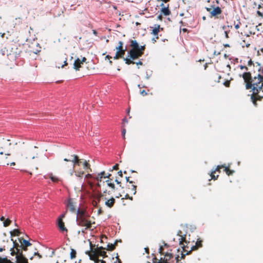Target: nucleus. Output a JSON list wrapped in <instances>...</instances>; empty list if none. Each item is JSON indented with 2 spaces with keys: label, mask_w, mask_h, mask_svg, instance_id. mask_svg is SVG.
Returning a JSON list of instances; mask_svg holds the SVG:
<instances>
[{
  "label": "nucleus",
  "mask_w": 263,
  "mask_h": 263,
  "mask_svg": "<svg viewBox=\"0 0 263 263\" xmlns=\"http://www.w3.org/2000/svg\"><path fill=\"white\" fill-rule=\"evenodd\" d=\"M77 221L79 226L85 227V230L90 228L91 222L88 219L89 215L85 211L78 209L77 211Z\"/></svg>",
  "instance_id": "1"
},
{
  "label": "nucleus",
  "mask_w": 263,
  "mask_h": 263,
  "mask_svg": "<svg viewBox=\"0 0 263 263\" xmlns=\"http://www.w3.org/2000/svg\"><path fill=\"white\" fill-rule=\"evenodd\" d=\"M37 148L34 146L33 148H27L24 149L21 154V156L19 158V160L22 162L31 159H34L37 154L36 152H34L33 149Z\"/></svg>",
  "instance_id": "2"
},
{
  "label": "nucleus",
  "mask_w": 263,
  "mask_h": 263,
  "mask_svg": "<svg viewBox=\"0 0 263 263\" xmlns=\"http://www.w3.org/2000/svg\"><path fill=\"white\" fill-rule=\"evenodd\" d=\"M142 54V52H139V51H137L135 49H130L128 52L127 56L124 60L126 64H134L135 62H133V60L141 56Z\"/></svg>",
  "instance_id": "3"
},
{
  "label": "nucleus",
  "mask_w": 263,
  "mask_h": 263,
  "mask_svg": "<svg viewBox=\"0 0 263 263\" xmlns=\"http://www.w3.org/2000/svg\"><path fill=\"white\" fill-rule=\"evenodd\" d=\"M2 144L3 146L0 147V156L4 154L6 158H7V156L10 155V154L6 153L7 149H8L11 144L10 142V140L8 139L4 141ZM0 164L5 166V164L8 165L9 163L3 162V159L0 157Z\"/></svg>",
  "instance_id": "4"
},
{
  "label": "nucleus",
  "mask_w": 263,
  "mask_h": 263,
  "mask_svg": "<svg viewBox=\"0 0 263 263\" xmlns=\"http://www.w3.org/2000/svg\"><path fill=\"white\" fill-rule=\"evenodd\" d=\"M64 161L66 162H71L72 163V171L70 175H72L74 172L73 168L76 165H80V160L77 155H73L70 156L69 159L64 158Z\"/></svg>",
  "instance_id": "5"
},
{
  "label": "nucleus",
  "mask_w": 263,
  "mask_h": 263,
  "mask_svg": "<svg viewBox=\"0 0 263 263\" xmlns=\"http://www.w3.org/2000/svg\"><path fill=\"white\" fill-rule=\"evenodd\" d=\"M174 257L173 254L167 252L164 256L163 258H161L160 259L159 263H170V261Z\"/></svg>",
  "instance_id": "6"
},
{
  "label": "nucleus",
  "mask_w": 263,
  "mask_h": 263,
  "mask_svg": "<svg viewBox=\"0 0 263 263\" xmlns=\"http://www.w3.org/2000/svg\"><path fill=\"white\" fill-rule=\"evenodd\" d=\"M67 206L69 208V210L73 213L76 211L74 203L72 199L70 198L67 200Z\"/></svg>",
  "instance_id": "7"
},
{
  "label": "nucleus",
  "mask_w": 263,
  "mask_h": 263,
  "mask_svg": "<svg viewBox=\"0 0 263 263\" xmlns=\"http://www.w3.org/2000/svg\"><path fill=\"white\" fill-rule=\"evenodd\" d=\"M58 226H59L60 230L63 232H64V231L67 232V230L65 227L64 223L61 220V218H58Z\"/></svg>",
  "instance_id": "8"
},
{
  "label": "nucleus",
  "mask_w": 263,
  "mask_h": 263,
  "mask_svg": "<svg viewBox=\"0 0 263 263\" xmlns=\"http://www.w3.org/2000/svg\"><path fill=\"white\" fill-rule=\"evenodd\" d=\"M81 60L79 58H77L73 63V68L76 70H79L80 68L81 67Z\"/></svg>",
  "instance_id": "9"
},
{
  "label": "nucleus",
  "mask_w": 263,
  "mask_h": 263,
  "mask_svg": "<svg viewBox=\"0 0 263 263\" xmlns=\"http://www.w3.org/2000/svg\"><path fill=\"white\" fill-rule=\"evenodd\" d=\"M221 13V10L219 7L215 8L211 12V14L212 16H216L218 14H220Z\"/></svg>",
  "instance_id": "10"
},
{
  "label": "nucleus",
  "mask_w": 263,
  "mask_h": 263,
  "mask_svg": "<svg viewBox=\"0 0 263 263\" xmlns=\"http://www.w3.org/2000/svg\"><path fill=\"white\" fill-rule=\"evenodd\" d=\"M115 202V199L111 197L110 199L105 201V204L109 208H111L113 206Z\"/></svg>",
  "instance_id": "11"
},
{
  "label": "nucleus",
  "mask_w": 263,
  "mask_h": 263,
  "mask_svg": "<svg viewBox=\"0 0 263 263\" xmlns=\"http://www.w3.org/2000/svg\"><path fill=\"white\" fill-rule=\"evenodd\" d=\"M177 235L179 236L178 240L179 243L181 244L185 240V235H182V232L180 231L178 232Z\"/></svg>",
  "instance_id": "12"
},
{
  "label": "nucleus",
  "mask_w": 263,
  "mask_h": 263,
  "mask_svg": "<svg viewBox=\"0 0 263 263\" xmlns=\"http://www.w3.org/2000/svg\"><path fill=\"white\" fill-rule=\"evenodd\" d=\"M49 178L53 182H57L61 181V179L57 176H54L52 173H49L48 175Z\"/></svg>",
  "instance_id": "13"
},
{
  "label": "nucleus",
  "mask_w": 263,
  "mask_h": 263,
  "mask_svg": "<svg viewBox=\"0 0 263 263\" xmlns=\"http://www.w3.org/2000/svg\"><path fill=\"white\" fill-rule=\"evenodd\" d=\"M161 11L162 13L165 16L171 14V11L168 9V6L166 7H162Z\"/></svg>",
  "instance_id": "14"
},
{
  "label": "nucleus",
  "mask_w": 263,
  "mask_h": 263,
  "mask_svg": "<svg viewBox=\"0 0 263 263\" xmlns=\"http://www.w3.org/2000/svg\"><path fill=\"white\" fill-rule=\"evenodd\" d=\"M88 254L89 256V259L92 260H94L95 262L98 263L99 261V259L97 258V256L96 253L92 254L90 252L88 253Z\"/></svg>",
  "instance_id": "15"
},
{
  "label": "nucleus",
  "mask_w": 263,
  "mask_h": 263,
  "mask_svg": "<svg viewBox=\"0 0 263 263\" xmlns=\"http://www.w3.org/2000/svg\"><path fill=\"white\" fill-rule=\"evenodd\" d=\"M224 167L223 165H218L216 167V168L215 170V171L212 172L211 173V176L212 177V179L215 180L216 179L217 177H218V175L217 176V177H216L214 175V173H215V172L216 171H219V170L222 167Z\"/></svg>",
  "instance_id": "16"
},
{
  "label": "nucleus",
  "mask_w": 263,
  "mask_h": 263,
  "mask_svg": "<svg viewBox=\"0 0 263 263\" xmlns=\"http://www.w3.org/2000/svg\"><path fill=\"white\" fill-rule=\"evenodd\" d=\"M160 29V25H155V28L153 29L152 33L154 35L158 34L159 32Z\"/></svg>",
  "instance_id": "17"
},
{
  "label": "nucleus",
  "mask_w": 263,
  "mask_h": 263,
  "mask_svg": "<svg viewBox=\"0 0 263 263\" xmlns=\"http://www.w3.org/2000/svg\"><path fill=\"white\" fill-rule=\"evenodd\" d=\"M132 43L130 46L133 47L132 49H135L136 50L139 48V45L137 42L136 40L132 41Z\"/></svg>",
  "instance_id": "18"
},
{
  "label": "nucleus",
  "mask_w": 263,
  "mask_h": 263,
  "mask_svg": "<svg viewBox=\"0 0 263 263\" xmlns=\"http://www.w3.org/2000/svg\"><path fill=\"white\" fill-rule=\"evenodd\" d=\"M103 247H100L97 248V250L96 251V253L98 254L100 256H104L106 254L105 251H102L103 249Z\"/></svg>",
  "instance_id": "19"
},
{
  "label": "nucleus",
  "mask_w": 263,
  "mask_h": 263,
  "mask_svg": "<svg viewBox=\"0 0 263 263\" xmlns=\"http://www.w3.org/2000/svg\"><path fill=\"white\" fill-rule=\"evenodd\" d=\"M1 263H13L11 262L9 259H8L6 256L4 257H0Z\"/></svg>",
  "instance_id": "20"
},
{
  "label": "nucleus",
  "mask_w": 263,
  "mask_h": 263,
  "mask_svg": "<svg viewBox=\"0 0 263 263\" xmlns=\"http://www.w3.org/2000/svg\"><path fill=\"white\" fill-rule=\"evenodd\" d=\"M119 46L116 47V49L117 50V52H118V53H120V52L123 50V43L122 41H119Z\"/></svg>",
  "instance_id": "21"
},
{
  "label": "nucleus",
  "mask_w": 263,
  "mask_h": 263,
  "mask_svg": "<svg viewBox=\"0 0 263 263\" xmlns=\"http://www.w3.org/2000/svg\"><path fill=\"white\" fill-rule=\"evenodd\" d=\"M105 182L107 183L108 186L111 187L112 190L115 189V185L114 183L110 182L109 180H107Z\"/></svg>",
  "instance_id": "22"
},
{
  "label": "nucleus",
  "mask_w": 263,
  "mask_h": 263,
  "mask_svg": "<svg viewBox=\"0 0 263 263\" xmlns=\"http://www.w3.org/2000/svg\"><path fill=\"white\" fill-rule=\"evenodd\" d=\"M20 231L18 229H14L13 232H10V235L11 236L13 235H17L18 236L20 235Z\"/></svg>",
  "instance_id": "23"
},
{
  "label": "nucleus",
  "mask_w": 263,
  "mask_h": 263,
  "mask_svg": "<svg viewBox=\"0 0 263 263\" xmlns=\"http://www.w3.org/2000/svg\"><path fill=\"white\" fill-rule=\"evenodd\" d=\"M76 251L75 250L73 249H71V252H70V258L71 259L74 258L76 257Z\"/></svg>",
  "instance_id": "24"
},
{
  "label": "nucleus",
  "mask_w": 263,
  "mask_h": 263,
  "mask_svg": "<svg viewBox=\"0 0 263 263\" xmlns=\"http://www.w3.org/2000/svg\"><path fill=\"white\" fill-rule=\"evenodd\" d=\"M224 171L226 172V174L229 176L232 175L234 172L233 171L230 170L228 167H225Z\"/></svg>",
  "instance_id": "25"
},
{
  "label": "nucleus",
  "mask_w": 263,
  "mask_h": 263,
  "mask_svg": "<svg viewBox=\"0 0 263 263\" xmlns=\"http://www.w3.org/2000/svg\"><path fill=\"white\" fill-rule=\"evenodd\" d=\"M22 257H25L22 253H20V254H17V255H16L15 258L16 259L17 262L21 260Z\"/></svg>",
  "instance_id": "26"
},
{
  "label": "nucleus",
  "mask_w": 263,
  "mask_h": 263,
  "mask_svg": "<svg viewBox=\"0 0 263 263\" xmlns=\"http://www.w3.org/2000/svg\"><path fill=\"white\" fill-rule=\"evenodd\" d=\"M116 243V242H115V243H114V244H112V243L108 244L107 246L108 249L110 250H114V249L115 248V245Z\"/></svg>",
  "instance_id": "27"
},
{
  "label": "nucleus",
  "mask_w": 263,
  "mask_h": 263,
  "mask_svg": "<svg viewBox=\"0 0 263 263\" xmlns=\"http://www.w3.org/2000/svg\"><path fill=\"white\" fill-rule=\"evenodd\" d=\"M11 223V220L9 219H7L3 223V226L5 227L8 226Z\"/></svg>",
  "instance_id": "28"
},
{
  "label": "nucleus",
  "mask_w": 263,
  "mask_h": 263,
  "mask_svg": "<svg viewBox=\"0 0 263 263\" xmlns=\"http://www.w3.org/2000/svg\"><path fill=\"white\" fill-rule=\"evenodd\" d=\"M18 263H28L27 259L25 257H22V259L19 261H17Z\"/></svg>",
  "instance_id": "29"
},
{
  "label": "nucleus",
  "mask_w": 263,
  "mask_h": 263,
  "mask_svg": "<svg viewBox=\"0 0 263 263\" xmlns=\"http://www.w3.org/2000/svg\"><path fill=\"white\" fill-rule=\"evenodd\" d=\"M11 240L13 241V249H15L16 248H18L19 245L16 242V241H14L13 239H11Z\"/></svg>",
  "instance_id": "30"
},
{
  "label": "nucleus",
  "mask_w": 263,
  "mask_h": 263,
  "mask_svg": "<svg viewBox=\"0 0 263 263\" xmlns=\"http://www.w3.org/2000/svg\"><path fill=\"white\" fill-rule=\"evenodd\" d=\"M23 243L25 245L26 247L30 246L31 245V243L28 240L25 239L23 240Z\"/></svg>",
  "instance_id": "31"
},
{
  "label": "nucleus",
  "mask_w": 263,
  "mask_h": 263,
  "mask_svg": "<svg viewBox=\"0 0 263 263\" xmlns=\"http://www.w3.org/2000/svg\"><path fill=\"white\" fill-rule=\"evenodd\" d=\"M145 49V45L143 46H139V48L137 49V51H139V52H142L143 53V51Z\"/></svg>",
  "instance_id": "32"
},
{
  "label": "nucleus",
  "mask_w": 263,
  "mask_h": 263,
  "mask_svg": "<svg viewBox=\"0 0 263 263\" xmlns=\"http://www.w3.org/2000/svg\"><path fill=\"white\" fill-rule=\"evenodd\" d=\"M125 133H126V129L123 128L122 129V136L124 139L125 138Z\"/></svg>",
  "instance_id": "33"
},
{
  "label": "nucleus",
  "mask_w": 263,
  "mask_h": 263,
  "mask_svg": "<svg viewBox=\"0 0 263 263\" xmlns=\"http://www.w3.org/2000/svg\"><path fill=\"white\" fill-rule=\"evenodd\" d=\"M102 178L103 177L98 174L96 177V179L99 181H101Z\"/></svg>",
  "instance_id": "34"
},
{
  "label": "nucleus",
  "mask_w": 263,
  "mask_h": 263,
  "mask_svg": "<svg viewBox=\"0 0 263 263\" xmlns=\"http://www.w3.org/2000/svg\"><path fill=\"white\" fill-rule=\"evenodd\" d=\"M127 119L126 118H124L122 120V125H123V126H124L125 124H127Z\"/></svg>",
  "instance_id": "35"
},
{
  "label": "nucleus",
  "mask_w": 263,
  "mask_h": 263,
  "mask_svg": "<svg viewBox=\"0 0 263 263\" xmlns=\"http://www.w3.org/2000/svg\"><path fill=\"white\" fill-rule=\"evenodd\" d=\"M125 49H123L122 50H121V51L119 53V56L120 57L122 58L123 57V55H124V54L125 53Z\"/></svg>",
  "instance_id": "36"
},
{
  "label": "nucleus",
  "mask_w": 263,
  "mask_h": 263,
  "mask_svg": "<svg viewBox=\"0 0 263 263\" xmlns=\"http://www.w3.org/2000/svg\"><path fill=\"white\" fill-rule=\"evenodd\" d=\"M132 187V190L134 191V194L135 195L136 193V186L133 185Z\"/></svg>",
  "instance_id": "37"
},
{
  "label": "nucleus",
  "mask_w": 263,
  "mask_h": 263,
  "mask_svg": "<svg viewBox=\"0 0 263 263\" xmlns=\"http://www.w3.org/2000/svg\"><path fill=\"white\" fill-rule=\"evenodd\" d=\"M15 254L17 255V254H20V253H22V252H20V250L18 249V248H15Z\"/></svg>",
  "instance_id": "38"
},
{
  "label": "nucleus",
  "mask_w": 263,
  "mask_h": 263,
  "mask_svg": "<svg viewBox=\"0 0 263 263\" xmlns=\"http://www.w3.org/2000/svg\"><path fill=\"white\" fill-rule=\"evenodd\" d=\"M10 251H11V253L10 254H11V255H14V254H15V251L13 249V248H11Z\"/></svg>",
  "instance_id": "39"
},
{
  "label": "nucleus",
  "mask_w": 263,
  "mask_h": 263,
  "mask_svg": "<svg viewBox=\"0 0 263 263\" xmlns=\"http://www.w3.org/2000/svg\"><path fill=\"white\" fill-rule=\"evenodd\" d=\"M229 32V30H225L224 31V35H225V37L227 38V39H228L229 38V35H228V32Z\"/></svg>",
  "instance_id": "40"
},
{
  "label": "nucleus",
  "mask_w": 263,
  "mask_h": 263,
  "mask_svg": "<svg viewBox=\"0 0 263 263\" xmlns=\"http://www.w3.org/2000/svg\"><path fill=\"white\" fill-rule=\"evenodd\" d=\"M84 168H87L88 167V163H87V162L86 161H85L84 162Z\"/></svg>",
  "instance_id": "41"
},
{
  "label": "nucleus",
  "mask_w": 263,
  "mask_h": 263,
  "mask_svg": "<svg viewBox=\"0 0 263 263\" xmlns=\"http://www.w3.org/2000/svg\"><path fill=\"white\" fill-rule=\"evenodd\" d=\"M120 57L119 53L116 52L115 56L114 57V59H118Z\"/></svg>",
  "instance_id": "42"
},
{
  "label": "nucleus",
  "mask_w": 263,
  "mask_h": 263,
  "mask_svg": "<svg viewBox=\"0 0 263 263\" xmlns=\"http://www.w3.org/2000/svg\"><path fill=\"white\" fill-rule=\"evenodd\" d=\"M163 247L162 246H160L159 248V252L160 253V254H162V251H163Z\"/></svg>",
  "instance_id": "43"
},
{
  "label": "nucleus",
  "mask_w": 263,
  "mask_h": 263,
  "mask_svg": "<svg viewBox=\"0 0 263 263\" xmlns=\"http://www.w3.org/2000/svg\"><path fill=\"white\" fill-rule=\"evenodd\" d=\"M240 68L241 69H246V70H248V68H247L246 66L240 65Z\"/></svg>",
  "instance_id": "44"
},
{
  "label": "nucleus",
  "mask_w": 263,
  "mask_h": 263,
  "mask_svg": "<svg viewBox=\"0 0 263 263\" xmlns=\"http://www.w3.org/2000/svg\"><path fill=\"white\" fill-rule=\"evenodd\" d=\"M141 94L142 95L146 96L147 95V93L145 91V90H143L142 91H141Z\"/></svg>",
  "instance_id": "45"
},
{
  "label": "nucleus",
  "mask_w": 263,
  "mask_h": 263,
  "mask_svg": "<svg viewBox=\"0 0 263 263\" xmlns=\"http://www.w3.org/2000/svg\"><path fill=\"white\" fill-rule=\"evenodd\" d=\"M201 240H199V241H197L196 243V245L198 246V247H200L201 246Z\"/></svg>",
  "instance_id": "46"
},
{
  "label": "nucleus",
  "mask_w": 263,
  "mask_h": 263,
  "mask_svg": "<svg viewBox=\"0 0 263 263\" xmlns=\"http://www.w3.org/2000/svg\"><path fill=\"white\" fill-rule=\"evenodd\" d=\"M118 169V164H116V165H115L113 167H112V168L111 170H117Z\"/></svg>",
  "instance_id": "47"
},
{
  "label": "nucleus",
  "mask_w": 263,
  "mask_h": 263,
  "mask_svg": "<svg viewBox=\"0 0 263 263\" xmlns=\"http://www.w3.org/2000/svg\"><path fill=\"white\" fill-rule=\"evenodd\" d=\"M129 177H126V181L127 182H129L130 183H132L133 181H129Z\"/></svg>",
  "instance_id": "48"
},
{
  "label": "nucleus",
  "mask_w": 263,
  "mask_h": 263,
  "mask_svg": "<svg viewBox=\"0 0 263 263\" xmlns=\"http://www.w3.org/2000/svg\"><path fill=\"white\" fill-rule=\"evenodd\" d=\"M157 19L159 20H162V15L161 14H159L158 16H157Z\"/></svg>",
  "instance_id": "49"
},
{
  "label": "nucleus",
  "mask_w": 263,
  "mask_h": 263,
  "mask_svg": "<svg viewBox=\"0 0 263 263\" xmlns=\"http://www.w3.org/2000/svg\"><path fill=\"white\" fill-rule=\"evenodd\" d=\"M227 27H229V26L228 25V26H226L225 25H223V26H222V29L223 30H224V31H225V30H227Z\"/></svg>",
  "instance_id": "50"
},
{
  "label": "nucleus",
  "mask_w": 263,
  "mask_h": 263,
  "mask_svg": "<svg viewBox=\"0 0 263 263\" xmlns=\"http://www.w3.org/2000/svg\"><path fill=\"white\" fill-rule=\"evenodd\" d=\"M224 85H226V86H229V84H230V82L229 81H226L225 82H224Z\"/></svg>",
  "instance_id": "51"
},
{
  "label": "nucleus",
  "mask_w": 263,
  "mask_h": 263,
  "mask_svg": "<svg viewBox=\"0 0 263 263\" xmlns=\"http://www.w3.org/2000/svg\"><path fill=\"white\" fill-rule=\"evenodd\" d=\"M115 182L118 184H119L120 185V186H121V182L120 181H119L118 179H116L115 180Z\"/></svg>",
  "instance_id": "52"
},
{
  "label": "nucleus",
  "mask_w": 263,
  "mask_h": 263,
  "mask_svg": "<svg viewBox=\"0 0 263 263\" xmlns=\"http://www.w3.org/2000/svg\"><path fill=\"white\" fill-rule=\"evenodd\" d=\"M86 60V59L85 57H83L82 58V60L81 61V63L83 64V63L85 62Z\"/></svg>",
  "instance_id": "53"
},
{
  "label": "nucleus",
  "mask_w": 263,
  "mask_h": 263,
  "mask_svg": "<svg viewBox=\"0 0 263 263\" xmlns=\"http://www.w3.org/2000/svg\"><path fill=\"white\" fill-rule=\"evenodd\" d=\"M252 64H253V61L251 60H250L249 61H248V65H251Z\"/></svg>",
  "instance_id": "54"
},
{
  "label": "nucleus",
  "mask_w": 263,
  "mask_h": 263,
  "mask_svg": "<svg viewBox=\"0 0 263 263\" xmlns=\"http://www.w3.org/2000/svg\"><path fill=\"white\" fill-rule=\"evenodd\" d=\"M136 64L137 65H142V62L141 61H139V62L136 63Z\"/></svg>",
  "instance_id": "55"
},
{
  "label": "nucleus",
  "mask_w": 263,
  "mask_h": 263,
  "mask_svg": "<svg viewBox=\"0 0 263 263\" xmlns=\"http://www.w3.org/2000/svg\"><path fill=\"white\" fill-rule=\"evenodd\" d=\"M110 176H111V174H108L106 176H104V178H109Z\"/></svg>",
  "instance_id": "56"
},
{
  "label": "nucleus",
  "mask_w": 263,
  "mask_h": 263,
  "mask_svg": "<svg viewBox=\"0 0 263 263\" xmlns=\"http://www.w3.org/2000/svg\"><path fill=\"white\" fill-rule=\"evenodd\" d=\"M5 250V247H1L0 248V252H2L3 251Z\"/></svg>",
  "instance_id": "57"
},
{
  "label": "nucleus",
  "mask_w": 263,
  "mask_h": 263,
  "mask_svg": "<svg viewBox=\"0 0 263 263\" xmlns=\"http://www.w3.org/2000/svg\"><path fill=\"white\" fill-rule=\"evenodd\" d=\"M118 175L120 176L121 177L122 176V172L121 171H120L118 173Z\"/></svg>",
  "instance_id": "58"
},
{
  "label": "nucleus",
  "mask_w": 263,
  "mask_h": 263,
  "mask_svg": "<svg viewBox=\"0 0 263 263\" xmlns=\"http://www.w3.org/2000/svg\"><path fill=\"white\" fill-rule=\"evenodd\" d=\"M65 216V214H62L58 218H61V220H62L63 218H64Z\"/></svg>",
  "instance_id": "59"
},
{
  "label": "nucleus",
  "mask_w": 263,
  "mask_h": 263,
  "mask_svg": "<svg viewBox=\"0 0 263 263\" xmlns=\"http://www.w3.org/2000/svg\"><path fill=\"white\" fill-rule=\"evenodd\" d=\"M93 34L95 35L96 36L97 35V32L95 30H92Z\"/></svg>",
  "instance_id": "60"
},
{
  "label": "nucleus",
  "mask_w": 263,
  "mask_h": 263,
  "mask_svg": "<svg viewBox=\"0 0 263 263\" xmlns=\"http://www.w3.org/2000/svg\"><path fill=\"white\" fill-rule=\"evenodd\" d=\"M5 50H6V48H4V49H2V50H1V51H2V54H3V55H4V54H5Z\"/></svg>",
  "instance_id": "61"
},
{
  "label": "nucleus",
  "mask_w": 263,
  "mask_h": 263,
  "mask_svg": "<svg viewBox=\"0 0 263 263\" xmlns=\"http://www.w3.org/2000/svg\"><path fill=\"white\" fill-rule=\"evenodd\" d=\"M235 28L236 29H238L239 28V25L238 24L235 25Z\"/></svg>",
  "instance_id": "62"
},
{
  "label": "nucleus",
  "mask_w": 263,
  "mask_h": 263,
  "mask_svg": "<svg viewBox=\"0 0 263 263\" xmlns=\"http://www.w3.org/2000/svg\"><path fill=\"white\" fill-rule=\"evenodd\" d=\"M105 172L104 171L101 172L100 173H99L100 175L102 176L103 177V175L104 174Z\"/></svg>",
  "instance_id": "63"
},
{
  "label": "nucleus",
  "mask_w": 263,
  "mask_h": 263,
  "mask_svg": "<svg viewBox=\"0 0 263 263\" xmlns=\"http://www.w3.org/2000/svg\"><path fill=\"white\" fill-rule=\"evenodd\" d=\"M223 46L225 47H230V45L229 44H224Z\"/></svg>",
  "instance_id": "64"
}]
</instances>
